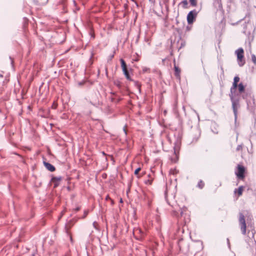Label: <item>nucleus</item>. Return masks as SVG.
Instances as JSON below:
<instances>
[{"label": "nucleus", "mask_w": 256, "mask_h": 256, "mask_svg": "<svg viewBox=\"0 0 256 256\" xmlns=\"http://www.w3.org/2000/svg\"><path fill=\"white\" fill-rule=\"evenodd\" d=\"M76 220H77L74 218L68 219L66 220V222H65V233L66 234V236L68 238L72 243H73V240L68 230L74 226Z\"/></svg>", "instance_id": "f257e3e1"}, {"label": "nucleus", "mask_w": 256, "mask_h": 256, "mask_svg": "<svg viewBox=\"0 0 256 256\" xmlns=\"http://www.w3.org/2000/svg\"><path fill=\"white\" fill-rule=\"evenodd\" d=\"M230 96L232 102V108L234 116V120L236 122L238 116V108L240 106L239 100L238 98H234L232 95H230Z\"/></svg>", "instance_id": "f03ea898"}, {"label": "nucleus", "mask_w": 256, "mask_h": 256, "mask_svg": "<svg viewBox=\"0 0 256 256\" xmlns=\"http://www.w3.org/2000/svg\"><path fill=\"white\" fill-rule=\"evenodd\" d=\"M200 10L198 11L196 10H193L188 13L186 19L188 24H192L196 21V16Z\"/></svg>", "instance_id": "7ed1b4c3"}, {"label": "nucleus", "mask_w": 256, "mask_h": 256, "mask_svg": "<svg viewBox=\"0 0 256 256\" xmlns=\"http://www.w3.org/2000/svg\"><path fill=\"white\" fill-rule=\"evenodd\" d=\"M239 222L242 234L243 235H246V224L244 216L242 213L240 214Z\"/></svg>", "instance_id": "20e7f679"}, {"label": "nucleus", "mask_w": 256, "mask_h": 256, "mask_svg": "<svg viewBox=\"0 0 256 256\" xmlns=\"http://www.w3.org/2000/svg\"><path fill=\"white\" fill-rule=\"evenodd\" d=\"M245 167L241 164H238L237 166V170L236 171L235 174L236 176L240 180H242L245 177Z\"/></svg>", "instance_id": "39448f33"}, {"label": "nucleus", "mask_w": 256, "mask_h": 256, "mask_svg": "<svg viewBox=\"0 0 256 256\" xmlns=\"http://www.w3.org/2000/svg\"><path fill=\"white\" fill-rule=\"evenodd\" d=\"M247 108L251 112H254L256 110L254 99L253 96H250L249 98L246 99Z\"/></svg>", "instance_id": "423d86ee"}, {"label": "nucleus", "mask_w": 256, "mask_h": 256, "mask_svg": "<svg viewBox=\"0 0 256 256\" xmlns=\"http://www.w3.org/2000/svg\"><path fill=\"white\" fill-rule=\"evenodd\" d=\"M180 148V142L178 140L174 143V158H172L171 160L174 162H176L178 160L179 150Z\"/></svg>", "instance_id": "0eeeda50"}, {"label": "nucleus", "mask_w": 256, "mask_h": 256, "mask_svg": "<svg viewBox=\"0 0 256 256\" xmlns=\"http://www.w3.org/2000/svg\"><path fill=\"white\" fill-rule=\"evenodd\" d=\"M195 134L194 135L192 138V141L191 142V143H196L198 140L200 136L201 132L198 126L196 127L195 128Z\"/></svg>", "instance_id": "6e6552de"}, {"label": "nucleus", "mask_w": 256, "mask_h": 256, "mask_svg": "<svg viewBox=\"0 0 256 256\" xmlns=\"http://www.w3.org/2000/svg\"><path fill=\"white\" fill-rule=\"evenodd\" d=\"M213 6L216 10H220L222 8L221 0H213Z\"/></svg>", "instance_id": "1a4fd4ad"}, {"label": "nucleus", "mask_w": 256, "mask_h": 256, "mask_svg": "<svg viewBox=\"0 0 256 256\" xmlns=\"http://www.w3.org/2000/svg\"><path fill=\"white\" fill-rule=\"evenodd\" d=\"M256 232L254 229L253 226L251 225L250 226H248V234L250 238V235H252V238L254 239V234Z\"/></svg>", "instance_id": "9d476101"}, {"label": "nucleus", "mask_w": 256, "mask_h": 256, "mask_svg": "<svg viewBox=\"0 0 256 256\" xmlns=\"http://www.w3.org/2000/svg\"><path fill=\"white\" fill-rule=\"evenodd\" d=\"M43 163L45 167L46 168V169L50 170V172H52L56 170L54 166L51 164H50L45 161H44Z\"/></svg>", "instance_id": "9b49d317"}, {"label": "nucleus", "mask_w": 256, "mask_h": 256, "mask_svg": "<svg viewBox=\"0 0 256 256\" xmlns=\"http://www.w3.org/2000/svg\"><path fill=\"white\" fill-rule=\"evenodd\" d=\"M174 75L176 78L180 80V69L178 68V66H176V64L174 65Z\"/></svg>", "instance_id": "f8f14e48"}, {"label": "nucleus", "mask_w": 256, "mask_h": 256, "mask_svg": "<svg viewBox=\"0 0 256 256\" xmlns=\"http://www.w3.org/2000/svg\"><path fill=\"white\" fill-rule=\"evenodd\" d=\"M237 62H238V66L240 67L243 66L246 63L244 56L238 57L237 58Z\"/></svg>", "instance_id": "ddd939ff"}, {"label": "nucleus", "mask_w": 256, "mask_h": 256, "mask_svg": "<svg viewBox=\"0 0 256 256\" xmlns=\"http://www.w3.org/2000/svg\"><path fill=\"white\" fill-rule=\"evenodd\" d=\"M235 54L236 55L237 58L239 56H244V50L242 48H240L236 50Z\"/></svg>", "instance_id": "4468645a"}, {"label": "nucleus", "mask_w": 256, "mask_h": 256, "mask_svg": "<svg viewBox=\"0 0 256 256\" xmlns=\"http://www.w3.org/2000/svg\"><path fill=\"white\" fill-rule=\"evenodd\" d=\"M62 180V178H52V181L54 183V186L56 187L58 186L60 182Z\"/></svg>", "instance_id": "2eb2a0df"}, {"label": "nucleus", "mask_w": 256, "mask_h": 256, "mask_svg": "<svg viewBox=\"0 0 256 256\" xmlns=\"http://www.w3.org/2000/svg\"><path fill=\"white\" fill-rule=\"evenodd\" d=\"M244 186H240L238 188V189L236 188L234 192V193H237L238 196H240L242 194L243 190H244Z\"/></svg>", "instance_id": "dca6fc26"}, {"label": "nucleus", "mask_w": 256, "mask_h": 256, "mask_svg": "<svg viewBox=\"0 0 256 256\" xmlns=\"http://www.w3.org/2000/svg\"><path fill=\"white\" fill-rule=\"evenodd\" d=\"M238 84L237 83H232V86L230 88V95L233 96V94L236 92V89L237 88H238Z\"/></svg>", "instance_id": "f3484780"}, {"label": "nucleus", "mask_w": 256, "mask_h": 256, "mask_svg": "<svg viewBox=\"0 0 256 256\" xmlns=\"http://www.w3.org/2000/svg\"><path fill=\"white\" fill-rule=\"evenodd\" d=\"M116 85L118 87L119 90H121L122 92L124 90H126L125 92H123L124 94H126L127 92V89L126 88L122 86V84L120 82H118L116 84Z\"/></svg>", "instance_id": "a211bd4d"}, {"label": "nucleus", "mask_w": 256, "mask_h": 256, "mask_svg": "<svg viewBox=\"0 0 256 256\" xmlns=\"http://www.w3.org/2000/svg\"><path fill=\"white\" fill-rule=\"evenodd\" d=\"M238 90L240 94H242L244 92L245 86L242 82H240L238 86Z\"/></svg>", "instance_id": "6ab92c4d"}, {"label": "nucleus", "mask_w": 256, "mask_h": 256, "mask_svg": "<svg viewBox=\"0 0 256 256\" xmlns=\"http://www.w3.org/2000/svg\"><path fill=\"white\" fill-rule=\"evenodd\" d=\"M148 176V178L144 180V184L149 185L152 184L153 181V178H152L150 174H149Z\"/></svg>", "instance_id": "aec40b11"}, {"label": "nucleus", "mask_w": 256, "mask_h": 256, "mask_svg": "<svg viewBox=\"0 0 256 256\" xmlns=\"http://www.w3.org/2000/svg\"><path fill=\"white\" fill-rule=\"evenodd\" d=\"M120 64H121V67H122V70L124 71V70L127 69L126 68V64L125 61L124 60L122 59V58H120Z\"/></svg>", "instance_id": "412c9836"}, {"label": "nucleus", "mask_w": 256, "mask_h": 256, "mask_svg": "<svg viewBox=\"0 0 256 256\" xmlns=\"http://www.w3.org/2000/svg\"><path fill=\"white\" fill-rule=\"evenodd\" d=\"M124 75L125 76L127 80H132L130 78V73L128 72V70L127 69H126V70H124V71H122Z\"/></svg>", "instance_id": "4be33fe9"}, {"label": "nucleus", "mask_w": 256, "mask_h": 256, "mask_svg": "<svg viewBox=\"0 0 256 256\" xmlns=\"http://www.w3.org/2000/svg\"><path fill=\"white\" fill-rule=\"evenodd\" d=\"M204 186V183L202 180H200L197 184L196 187L200 189H202Z\"/></svg>", "instance_id": "5701e85b"}, {"label": "nucleus", "mask_w": 256, "mask_h": 256, "mask_svg": "<svg viewBox=\"0 0 256 256\" xmlns=\"http://www.w3.org/2000/svg\"><path fill=\"white\" fill-rule=\"evenodd\" d=\"M134 82L135 86L138 89V90H139L140 92V90H141V89H140L141 85H140V84L138 81H134Z\"/></svg>", "instance_id": "b1692460"}, {"label": "nucleus", "mask_w": 256, "mask_h": 256, "mask_svg": "<svg viewBox=\"0 0 256 256\" xmlns=\"http://www.w3.org/2000/svg\"><path fill=\"white\" fill-rule=\"evenodd\" d=\"M181 4H182V6H183L184 8H187V6L188 4V2L187 0H183L181 2Z\"/></svg>", "instance_id": "393cba45"}, {"label": "nucleus", "mask_w": 256, "mask_h": 256, "mask_svg": "<svg viewBox=\"0 0 256 256\" xmlns=\"http://www.w3.org/2000/svg\"><path fill=\"white\" fill-rule=\"evenodd\" d=\"M116 54V52L115 50L114 51V52L112 54H110L108 56V62H110V61L112 60L114 58V54Z\"/></svg>", "instance_id": "a878e982"}, {"label": "nucleus", "mask_w": 256, "mask_h": 256, "mask_svg": "<svg viewBox=\"0 0 256 256\" xmlns=\"http://www.w3.org/2000/svg\"><path fill=\"white\" fill-rule=\"evenodd\" d=\"M190 4L193 6H196L197 4L196 0H189Z\"/></svg>", "instance_id": "bb28decb"}, {"label": "nucleus", "mask_w": 256, "mask_h": 256, "mask_svg": "<svg viewBox=\"0 0 256 256\" xmlns=\"http://www.w3.org/2000/svg\"><path fill=\"white\" fill-rule=\"evenodd\" d=\"M150 72V68H146V67H143L142 68V72Z\"/></svg>", "instance_id": "cd10ccee"}, {"label": "nucleus", "mask_w": 256, "mask_h": 256, "mask_svg": "<svg viewBox=\"0 0 256 256\" xmlns=\"http://www.w3.org/2000/svg\"><path fill=\"white\" fill-rule=\"evenodd\" d=\"M252 60L256 65V56L254 54H252Z\"/></svg>", "instance_id": "c85d7f7f"}, {"label": "nucleus", "mask_w": 256, "mask_h": 256, "mask_svg": "<svg viewBox=\"0 0 256 256\" xmlns=\"http://www.w3.org/2000/svg\"><path fill=\"white\" fill-rule=\"evenodd\" d=\"M140 170H141V168L140 167H139V168H137L136 169L134 170V174L135 175H136L138 176V177H140L138 175V172Z\"/></svg>", "instance_id": "c756f323"}, {"label": "nucleus", "mask_w": 256, "mask_h": 256, "mask_svg": "<svg viewBox=\"0 0 256 256\" xmlns=\"http://www.w3.org/2000/svg\"><path fill=\"white\" fill-rule=\"evenodd\" d=\"M164 198H165V199H166V200L167 202V203L170 205V202H168V192H167V190H165L164 192Z\"/></svg>", "instance_id": "7c9ffc66"}, {"label": "nucleus", "mask_w": 256, "mask_h": 256, "mask_svg": "<svg viewBox=\"0 0 256 256\" xmlns=\"http://www.w3.org/2000/svg\"><path fill=\"white\" fill-rule=\"evenodd\" d=\"M240 81V78L238 76H234V83H238V82Z\"/></svg>", "instance_id": "2f4dec72"}, {"label": "nucleus", "mask_w": 256, "mask_h": 256, "mask_svg": "<svg viewBox=\"0 0 256 256\" xmlns=\"http://www.w3.org/2000/svg\"><path fill=\"white\" fill-rule=\"evenodd\" d=\"M242 144H239L237 146L236 148V151H240V150H242Z\"/></svg>", "instance_id": "473e14b6"}, {"label": "nucleus", "mask_w": 256, "mask_h": 256, "mask_svg": "<svg viewBox=\"0 0 256 256\" xmlns=\"http://www.w3.org/2000/svg\"><path fill=\"white\" fill-rule=\"evenodd\" d=\"M88 210H84V215L81 218H84L86 216L88 215Z\"/></svg>", "instance_id": "72a5a7b5"}, {"label": "nucleus", "mask_w": 256, "mask_h": 256, "mask_svg": "<svg viewBox=\"0 0 256 256\" xmlns=\"http://www.w3.org/2000/svg\"><path fill=\"white\" fill-rule=\"evenodd\" d=\"M91 102V104H92V105H94V106H98V105H99V104H100V102H99V101H98V102Z\"/></svg>", "instance_id": "f704fd0d"}, {"label": "nucleus", "mask_w": 256, "mask_h": 256, "mask_svg": "<svg viewBox=\"0 0 256 256\" xmlns=\"http://www.w3.org/2000/svg\"><path fill=\"white\" fill-rule=\"evenodd\" d=\"M220 70H221V74L220 75V78H222V76H224V68H222V66H220Z\"/></svg>", "instance_id": "c9c22d12"}, {"label": "nucleus", "mask_w": 256, "mask_h": 256, "mask_svg": "<svg viewBox=\"0 0 256 256\" xmlns=\"http://www.w3.org/2000/svg\"><path fill=\"white\" fill-rule=\"evenodd\" d=\"M186 208H184V209H180V216H183V214H184V210H186Z\"/></svg>", "instance_id": "e433bc0d"}, {"label": "nucleus", "mask_w": 256, "mask_h": 256, "mask_svg": "<svg viewBox=\"0 0 256 256\" xmlns=\"http://www.w3.org/2000/svg\"><path fill=\"white\" fill-rule=\"evenodd\" d=\"M66 188H67L68 190L70 192L71 190L72 187L70 186H68L66 187Z\"/></svg>", "instance_id": "4c0bfd02"}, {"label": "nucleus", "mask_w": 256, "mask_h": 256, "mask_svg": "<svg viewBox=\"0 0 256 256\" xmlns=\"http://www.w3.org/2000/svg\"><path fill=\"white\" fill-rule=\"evenodd\" d=\"M190 29H191L190 26H187L186 28V30L187 31H190Z\"/></svg>", "instance_id": "58836bf2"}, {"label": "nucleus", "mask_w": 256, "mask_h": 256, "mask_svg": "<svg viewBox=\"0 0 256 256\" xmlns=\"http://www.w3.org/2000/svg\"><path fill=\"white\" fill-rule=\"evenodd\" d=\"M52 108H56V104L55 103H54L52 106Z\"/></svg>", "instance_id": "ea45409f"}, {"label": "nucleus", "mask_w": 256, "mask_h": 256, "mask_svg": "<svg viewBox=\"0 0 256 256\" xmlns=\"http://www.w3.org/2000/svg\"><path fill=\"white\" fill-rule=\"evenodd\" d=\"M123 130H124V132L125 133L126 135L127 134V132H126V126L124 128Z\"/></svg>", "instance_id": "a19ab883"}, {"label": "nucleus", "mask_w": 256, "mask_h": 256, "mask_svg": "<svg viewBox=\"0 0 256 256\" xmlns=\"http://www.w3.org/2000/svg\"><path fill=\"white\" fill-rule=\"evenodd\" d=\"M173 170H174V172L172 173L173 174H176V173H178V170H176V169H174Z\"/></svg>", "instance_id": "79ce46f5"}, {"label": "nucleus", "mask_w": 256, "mask_h": 256, "mask_svg": "<svg viewBox=\"0 0 256 256\" xmlns=\"http://www.w3.org/2000/svg\"><path fill=\"white\" fill-rule=\"evenodd\" d=\"M227 243H228V247L230 248V243L228 238H227Z\"/></svg>", "instance_id": "37998d69"}, {"label": "nucleus", "mask_w": 256, "mask_h": 256, "mask_svg": "<svg viewBox=\"0 0 256 256\" xmlns=\"http://www.w3.org/2000/svg\"><path fill=\"white\" fill-rule=\"evenodd\" d=\"M140 232L141 234H142V236H144V232H142V230H140Z\"/></svg>", "instance_id": "c03bdc74"}, {"label": "nucleus", "mask_w": 256, "mask_h": 256, "mask_svg": "<svg viewBox=\"0 0 256 256\" xmlns=\"http://www.w3.org/2000/svg\"><path fill=\"white\" fill-rule=\"evenodd\" d=\"M62 212H63L62 211V212H61V214L60 215V216L58 218V220H60L62 218Z\"/></svg>", "instance_id": "a18cd8bd"}, {"label": "nucleus", "mask_w": 256, "mask_h": 256, "mask_svg": "<svg viewBox=\"0 0 256 256\" xmlns=\"http://www.w3.org/2000/svg\"><path fill=\"white\" fill-rule=\"evenodd\" d=\"M84 84V82H78V84H79L80 86H82V85H83V84Z\"/></svg>", "instance_id": "49530a36"}, {"label": "nucleus", "mask_w": 256, "mask_h": 256, "mask_svg": "<svg viewBox=\"0 0 256 256\" xmlns=\"http://www.w3.org/2000/svg\"><path fill=\"white\" fill-rule=\"evenodd\" d=\"M110 200L111 204L113 205L114 203V200H112V199H110Z\"/></svg>", "instance_id": "de8ad7c7"}, {"label": "nucleus", "mask_w": 256, "mask_h": 256, "mask_svg": "<svg viewBox=\"0 0 256 256\" xmlns=\"http://www.w3.org/2000/svg\"><path fill=\"white\" fill-rule=\"evenodd\" d=\"M106 200H110L111 198L109 197V196H106Z\"/></svg>", "instance_id": "09e8293b"}, {"label": "nucleus", "mask_w": 256, "mask_h": 256, "mask_svg": "<svg viewBox=\"0 0 256 256\" xmlns=\"http://www.w3.org/2000/svg\"><path fill=\"white\" fill-rule=\"evenodd\" d=\"M80 210V207H77L76 208V212H78V210Z\"/></svg>", "instance_id": "8fccbe9b"}, {"label": "nucleus", "mask_w": 256, "mask_h": 256, "mask_svg": "<svg viewBox=\"0 0 256 256\" xmlns=\"http://www.w3.org/2000/svg\"><path fill=\"white\" fill-rule=\"evenodd\" d=\"M184 45H185L184 42V43H183V42H182V43H181V46H180V48H182V46H184Z\"/></svg>", "instance_id": "3c124183"}, {"label": "nucleus", "mask_w": 256, "mask_h": 256, "mask_svg": "<svg viewBox=\"0 0 256 256\" xmlns=\"http://www.w3.org/2000/svg\"><path fill=\"white\" fill-rule=\"evenodd\" d=\"M96 222H93V226H94L96 228Z\"/></svg>", "instance_id": "603ef678"}, {"label": "nucleus", "mask_w": 256, "mask_h": 256, "mask_svg": "<svg viewBox=\"0 0 256 256\" xmlns=\"http://www.w3.org/2000/svg\"><path fill=\"white\" fill-rule=\"evenodd\" d=\"M90 34L91 35V37L94 38V34L92 33H90Z\"/></svg>", "instance_id": "864d4df0"}, {"label": "nucleus", "mask_w": 256, "mask_h": 256, "mask_svg": "<svg viewBox=\"0 0 256 256\" xmlns=\"http://www.w3.org/2000/svg\"><path fill=\"white\" fill-rule=\"evenodd\" d=\"M176 30L179 34H180V31H181L180 28H176Z\"/></svg>", "instance_id": "5fc2aeb1"}, {"label": "nucleus", "mask_w": 256, "mask_h": 256, "mask_svg": "<svg viewBox=\"0 0 256 256\" xmlns=\"http://www.w3.org/2000/svg\"><path fill=\"white\" fill-rule=\"evenodd\" d=\"M182 109L184 110V111L185 110V107H184V106H182Z\"/></svg>", "instance_id": "6e6d98bb"}, {"label": "nucleus", "mask_w": 256, "mask_h": 256, "mask_svg": "<svg viewBox=\"0 0 256 256\" xmlns=\"http://www.w3.org/2000/svg\"><path fill=\"white\" fill-rule=\"evenodd\" d=\"M68 51V50H65L64 53L66 54V52H67Z\"/></svg>", "instance_id": "4d7b16f0"}, {"label": "nucleus", "mask_w": 256, "mask_h": 256, "mask_svg": "<svg viewBox=\"0 0 256 256\" xmlns=\"http://www.w3.org/2000/svg\"><path fill=\"white\" fill-rule=\"evenodd\" d=\"M106 74H108V72H107V68H106Z\"/></svg>", "instance_id": "13d9d810"}, {"label": "nucleus", "mask_w": 256, "mask_h": 256, "mask_svg": "<svg viewBox=\"0 0 256 256\" xmlns=\"http://www.w3.org/2000/svg\"><path fill=\"white\" fill-rule=\"evenodd\" d=\"M149 0L150 2H154V1H153V0Z\"/></svg>", "instance_id": "bf43d9fd"}, {"label": "nucleus", "mask_w": 256, "mask_h": 256, "mask_svg": "<svg viewBox=\"0 0 256 256\" xmlns=\"http://www.w3.org/2000/svg\"><path fill=\"white\" fill-rule=\"evenodd\" d=\"M74 194H72V198H74Z\"/></svg>", "instance_id": "052dcab7"}, {"label": "nucleus", "mask_w": 256, "mask_h": 256, "mask_svg": "<svg viewBox=\"0 0 256 256\" xmlns=\"http://www.w3.org/2000/svg\"><path fill=\"white\" fill-rule=\"evenodd\" d=\"M120 202H122V198H121V199H120Z\"/></svg>", "instance_id": "680f3d73"}, {"label": "nucleus", "mask_w": 256, "mask_h": 256, "mask_svg": "<svg viewBox=\"0 0 256 256\" xmlns=\"http://www.w3.org/2000/svg\"><path fill=\"white\" fill-rule=\"evenodd\" d=\"M214 132V134H218V132Z\"/></svg>", "instance_id": "e2e57ef3"}, {"label": "nucleus", "mask_w": 256, "mask_h": 256, "mask_svg": "<svg viewBox=\"0 0 256 256\" xmlns=\"http://www.w3.org/2000/svg\"><path fill=\"white\" fill-rule=\"evenodd\" d=\"M102 154H104V155H105V154H105V153H104V152H102Z\"/></svg>", "instance_id": "0e129e2a"}, {"label": "nucleus", "mask_w": 256, "mask_h": 256, "mask_svg": "<svg viewBox=\"0 0 256 256\" xmlns=\"http://www.w3.org/2000/svg\"><path fill=\"white\" fill-rule=\"evenodd\" d=\"M184 232V229H182V232L183 233Z\"/></svg>", "instance_id": "69168bd1"}, {"label": "nucleus", "mask_w": 256, "mask_h": 256, "mask_svg": "<svg viewBox=\"0 0 256 256\" xmlns=\"http://www.w3.org/2000/svg\"><path fill=\"white\" fill-rule=\"evenodd\" d=\"M67 22V20H65L64 22L66 23Z\"/></svg>", "instance_id": "338daca9"}, {"label": "nucleus", "mask_w": 256, "mask_h": 256, "mask_svg": "<svg viewBox=\"0 0 256 256\" xmlns=\"http://www.w3.org/2000/svg\"><path fill=\"white\" fill-rule=\"evenodd\" d=\"M132 0V2H134V0Z\"/></svg>", "instance_id": "774afa93"}]
</instances>
